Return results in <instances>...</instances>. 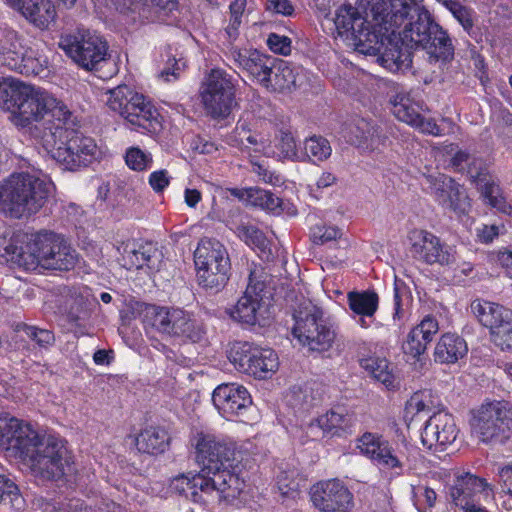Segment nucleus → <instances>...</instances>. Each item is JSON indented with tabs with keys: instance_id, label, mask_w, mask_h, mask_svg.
<instances>
[{
	"instance_id": "f257e3e1",
	"label": "nucleus",
	"mask_w": 512,
	"mask_h": 512,
	"mask_svg": "<svg viewBox=\"0 0 512 512\" xmlns=\"http://www.w3.org/2000/svg\"><path fill=\"white\" fill-rule=\"evenodd\" d=\"M0 451L21 461L41 479H59L71 464L63 438L7 413L0 414Z\"/></svg>"
},
{
	"instance_id": "f03ea898",
	"label": "nucleus",
	"mask_w": 512,
	"mask_h": 512,
	"mask_svg": "<svg viewBox=\"0 0 512 512\" xmlns=\"http://www.w3.org/2000/svg\"><path fill=\"white\" fill-rule=\"evenodd\" d=\"M0 107L17 128H32L33 136L47 127L66 123L71 118L67 106L43 88L13 78L0 79Z\"/></svg>"
},
{
	"instance_id": "7ed1b4c3",
	"label": "nucleus",
	"mask_w": 512,
	"mask_h": 512,
	"mask_svg": "<svg viewBox=\"0 0 512 512\" xmlns=\"http://www.w3.org/2000/svg\"><path fill=\"white\" fill-rule=\"evenodd\" d=\"M404 0H370L360 11L350 4L340 6L335 12L334 24L340 37L351 41L359 53H376L381 48L380 32L403 19L400 14Z\"/></svg>"
},
{
	"instance_id": "20e7f679",
	"label": "nucleus",
	"mask_w": 512,
	"mask_h": 512,
	"mask_svg": "<svg viewBox=\"0 0 512 512\" xmlns=\"http://www.w3.org/2000/svg\"><path fill=\"white\" fill-rule=\"evenodd\" d=\"M12 238L6 254L27 271H69L78 261V254L60 234L41 231Z\"/></svg>"
},
{
	"instance_id": "39448f33",
	"label": "nucleus",
	"mask_w": 512,
	"mask_h": 512,
	"mask_svg": "<svg viewBox=\"0 0 512 512\" xmlns=\"http://www.w3.org/2000/svg\"><path fill=\"white\" fill-rule=\"evenodd\" d=\"M53 190L46 175L14 173L0 186V210L14 218L36 213Z\"/></svg>"
},
{
	"instance_id": "423d86ee",
	"label": "nucleus",
	"mask_w": 512,
	"mask_h": 512,
	"mask_svg": "<svg viewBox=\"0 0 512 512\" xmlns=\"http://www.w3.org/2000/svg\"><path fill=\"white\" fill-rule=\"evenodd\" d=\"M66 123L47 127L42 135H36L45 150L68 170L88 166L101 155L95 140L70 129Z\"/></svg>"
},
{
	"instance_id": "0eeeda50",
	"label": "nucleus",
	"mask_w": 512,
	"mask_h": 512,
	"mask_svg": "<svg viewBox=\"0 0 512 512\" xmlns=\"http://www.w3.org/2000/svg\"><path fill=\"white\" fill-rule=\"evenodd\" d=\"M240 485L236 478L228 474L209 478L201 471L180 474L170 481L172 491L184 495L194 503L203 505L219 503L235 507L239 499Z\"/></svg>"
},
{
	"instance_id": "6e6552de",
	"label": "nucleus",
	"mask_w": 512,
	"mask_h": 512,
	"mask_svg": "<svg viewBox=\"0 0 512 512\" xmlns=\"http://www.w3.org/2000/svg\"><path fill=\"white\" fill-rule=\"evenodd\" d=\"M192 445L195 447L196 461L201 466L203 474L209 478L228 474L241 483L236 505V507H240L246 500L245 483L230 470L236 460V443L231 439L200 432L193 437Z\"/></svg>"
},
{
	"instance_id": "1a4fd4ad",
	"label": "nucleus",
	"mask_w": 512,
	"mask_h": 512,
	"mask_svg": "<svg viewBox=\"0 0 512 512\" xmlns=\"http://www.w3.org/2000/svg\"><path fill=\"white\" fill-rule=\"evenodd\" d=\"M402 31L397 33L402 42L411 48L421 47L439 60H448L453 55V46L447 33L432 19L430 13L421 8L414 9L409 15Z\"/></svg>"
},
{
	"instance_id": "9d476101",
	"label": "nucleus",
	"mask_w": 512,
	"mask_h": 512,
	"mask_svg": "<svg viewBox=\"0 0 512 512\" xmlns=\"http://www.w3.org/2000/svg\"><path fill=\"white\" fill-rule=\"evenodd\" d=\"M292 335L298 343L310 351L329 350L336 338L332 325L324 318L321 307L306 299L293 312Z\"/></svg>"
},
{
	"instance_id": "9b49d317",
	"label": "nucleus",
	"mask_w": 512,
	"mask_h": 512,
	"mask_svg": "<svg viewBox=\"0 0 512 512\" xmlns=\"http://www.w3.org/2000/svg\"><path fill=\"white\" fill-rule=\"evenodd\" d=\"M143 323L160 334L193 343L201 342L206 335L203 323L181 308L147 305L143 310Z\"/></svg>"
},
{
	"instance_id": "f8f14e48",
	"label": "nucleus",
	"mask_w": 512,
	"mask_h": 512,
	"mask_svg": "<svg viewBox=\"0 0 512 512\" xmlns=\"http://www.w3.org/2000/svg\"><path fill=\"white\" fill-rule=\"evenodd\" d=\"M106 95V104L109 109L122 116L132 129H141L143 133L156 131L159 126V114L144 95L127 85L110 89Z\"/></svg>"
},
{
	"instance_id": "ddd939ff",
	"label": "nucleus",
	"mask_w": 512,
	"mask_h": 512,
	"mask_svg": "<svg viewBox=\"0 0 512 512\" xmlns=\"http://www.w3.org/2000/svg\"><path fill=\"white\" fill-rule=\"evenodd\" d=\"M356 448L373 464L395 476L412 470L408 445L405 444L404 449H396L382 434L364 432L356 439Z\"/></svg>"
},
{
	"instance_id": "4468645a",
	"label": "nucleus",
	"mask_w": 512,
	"mask_h": 512,
	"mask_svg": "<svg viewBox=\"0 0 512 512\" xmlns=\"http://www.w3.org/2000/svg\"><path fill=\"white\" fill-rule=\"evenodd\" d=\"M227 357L238 372L256 379L271 378L279 368V357L273 349L246 341L233 342Z\"/></svg>"
},
{
	"instance_id": "2eb2a0df",
	"label": "nucleus",
	"mask_w": 512,
	"mask_h": 512,
	"mask_svg": "<svg viewBox=\"0 0 512 512\" xmlns=\"http://www.w3.org/2000/svg\"><path fill=\"white\" fill-rule=\"evenodd\" d=\"M269 274L261 265L252 264L248 284L237 303L227 309L229 316L236 322L254 326L265 319L266 307L263 292L268 283Z\"/></svg>"
},
{
	"instance_id": "dca6fc26",
	"label": "nucleus",
	"mask_w": 512,
	"mask_h": 512,
	"mask_svg": "<svg viewBox=\"0 0 512 512\" xmlns=\"http://www.w3.org/2000/svg\"><path fill=\"white\" fill-rule=\"evenodd\" d=\"M194 262L201 286L218 290L225 285L230 262L225 247L219 241L201 239L194 252Z\"/></svg>"
},
{
	"instance_id": "f3484780",
	"label": "nucleus",
	"mask_w": 512,
	"mask_h": 512,
	"mask_svg": "<svg viewBox=\"0 0 512 512\" xmlns=\"http://www.w3.org/2000/svg\"><path fill=\"white\" fill-rule=\"evenodd\" d=\"M472 434L483 443L502 441L512 431V403L505 401L481 405L470 420Z\"/></svg>"
},
{
	"instance_id": "a211bd4d",
	"label": "nucleus",
	"mask_w": 512,
	"mask_h": 512,
	"mask_svg": "<svg viewBox=\"0 0 512 512\" xmlns=\"http://www.w3.org/2000/svg\"><path fill=\"white\" fill-rule=\"evenodd\" d=\"M200 97L211 117L226 118L236 105L232 76L220 68L212 69L201 84Z\"/></svg>"
},
{
	"instance_id": "6ab92c4d",
	"label": "nucleus",
	"mask_w": 512,
	"mask_h": 512,
	"mask_svg": "<svg viewBox=\"0 0 512 512\" xmlns=\"http://www.w3.org/2000/svg\"><path fill=\"white\" fill-rule=\"evenodd\" d=\"M392 114L401 122L418 131L438 136L441 133L436 122L425 116L428 108L418 93L413 90L398 89L389 100Z\"/></svg>"
},
{
	"instance_id": "aec40b11",
	"label": "nucleus",
	"mask_w": 512,
	"mask_h": 512,
	"mask_svg": "<svg viewBox=\"0 0 512 512\" xmlns=\"http://www.w3.org/2000/svg\"><path fill=\"white\" fill-rule=\"evenodd\" d=\"M59 47L79 66L86 70L97 69L105 61L107 44L89 31L61 36Z\"/></svg>"
},
{
	"instance_id": "412c9836",
	"label": "nucleus",
	"mask_w": 512,
	"mask_h": 512,
	"mask_svg": "<svg viewBox=\"0 0 512 512\" xmlns=\"http://www.w3.org/2000/svg\"><path fill=\"white\" fill-rule=\"evenodd\" d=\"M425 179L431 194L442 208L452 211L459 218L468 215L471 200L462 185L441 173L427 175Z\"/></svg>"
},
{
	"instance_id": "4be33fe9",
	"label": "nucleus",
	"mask_w": 512,
	"mask_h": 512,
	"mask_svg": "<svg viewBox=\"0 0 512 512\" xmlns=\"http://www.w3.org/2000/svg\"><path fill=\"white\" fill-rule=\"evenodd\" d=\"M408 240L413 258L425 264L451 265L456 260L453 247L429 231L414 229L409 232Z\"/></svg>"
},
{
	"instance_id": "5701e85b",
	"label": "nucleus",
	"mask_w": 512,
	"mask_h": 512,
	"mask_svg": "<svg viewBox=\"0 0 512 512\" xmlns=\"http://www.w3.org/2000/svg\"><path fill=\"white\" fill-rule=\"evenodd\" d=\"M4 64L13 71L26 76H46L48 60L37 50L28 47L25 40L14 34L5 48Z\"/></svg>"
},
{
	"instance_id": "b1692460",
	"label": "nucleus",
	"mask_w": 512,
	"mask_h": 512,
	"mask_svg": "<svg viewBox=\"0 0 512 512\" xmlns=\"http://www.w3.org/2000/svg\"><path fill=\"white\" fill-rule=\"evenodd\" d=\"M311 501L320 512H349L353 495L339 480L320 481L311 488Z\"/></svg>"
},
{
	"instance_id": "393cba45",
	"label": "nucleus",
	"mask_w": 512,
	"mask_h": 512,
	"mask_svg": "<svg viewBox=\"0 0 512 512\" xmlns=\"http://www.w3.org/2000/svg\"><path fill=\"white\" fill-rule=\"evenodd\" d=\"M212 402L222 417L233 420L246 415L251 409L252 398L244 386L236 383H224L214 389Z\"/></svg>"
},
{
	"instance_id": "a878e982",
	"label": "nucleus",
	"mask_w": 512,
	"mask_h": 512,
	"mask_svg": "<svg viewBox=\"0 0 512 512\" xmlns=\"http://www.w3.org/2000/svg\"><path fill=\"white\" fill-rule=\"evenodd\" d=\"M458 435V429L453 416L447 412L434 413L426 421L421 433V442L424 447L443 450L452 444Z\"/></svg>"
},
{
	"instance_id": "bb28decb",
	"label": "nucleus",
	"mask_w": 512,
	"mask_h": 512,
	"mask_svg": "<svg viewBox=\"0 0 512 512\" xmlns=\"http://www.w3.org/2000/svg\"><path fill=\"white\" fill-rule=\"evenodd\" d=\"M122 260L127 269L146 268L149 272H156L162 266L163 254L152 242L130 239L122 245Z\"/></svg>"
},
{
	"instance_id": "cd10ccee",
	"label": "nucleus",
	"mask_w": 512,
	"mask_h": 512,
	"mask_svg": "<svg viewBox=\"0 0 512 512\" xmlns=\"http://www.w3.org/2000/svg\"><path fill=\"white\" fill-rule=\"evenodd\" d=\"M405 9L406 6L404 2L403 7H401V11H399L400 14H403V19L399 21L398 24L395 23V25H391V29H388L387 31L384 29L383 32L379 31L382 42L379 51L376 53H364L365 55H378V61L380 64L392 72L408 67L410 63L409 54L392 38L393 36H396L397 30L402 27V24L407 18V11Z\"/></svg>"
},
{
	"instance_id": "c85d7f7f",
	"label": "nucleus",
	"mask_w": 512,
	"mask_h": 512,
	"mask_svg": "<svg viewBox=\"0 0 512 512\" xmlns=\"http://www.w3.org/2000/svg\"><path fill=\"white\" fill-rule=\"evenodd\" d=\"M450 497L457 507L488 500L492 497L490 485L471 473H461L455 477L450 488Z\"/></svg>"
},
{
	"instance_id": "c756f323",
	"label": "nucleus",
	"mask_w": 512,
	"mask_h": 512,
	"mask_svg": "<svg viewBox=\"0 0 512 512\" xmlns=\"http://www.w3.org/2000/svg\"><path fill=\"white\" fill-rule=\"evenodd\" d=\"M66 8H72L77 0H58ZM18 9L21 14L35 27L48 29L57 17L56 7L52 0H18L17 3H9Z\"/></svg>"
},
{
	"instance_id": "7c9ffc66",
	"label": "nucleus",
	"mask_w": 512,
	"mask_h": 512,
	"mask_svg": "<svg viewBox=\"0 0 512 512\" xmlns=\"http://www.w3.org/2000/svg\"><path fill=\"white\" fill-rule=\"evenodd\" d=\"M230 58L238 68L246 71L258 84L262 86L267 81L266 76L275 63L274 57L260 53L257 50L239 49L231 47Z\"/></svg>"
},
{
	"instance_id": "2f4dec72",
	"label": "nucleus",
	"mask_w": 512,
	"mask_h": 512,
	"mask_svg": "<svg viewBox=\"0 0 512 512\" xmlns=\"http://www.w3.org/2000/svg\"><path fill=\"white\" fill-rule=\"evenodd\" d=\"M348 140L362 149L374 151L385 146L387 136L371 121L357 118L349 128Z\"/></svg>"
},
{
	"instance_id": "473e14b6",
	"label": "nucleus",
	"mask_w": 512,
	"mask_h": 512,
	"mask_svg": "<svg viewBox=\"0 0 512 512\" xmlns=\"http://www.w3.org/2000/svg\"><path fill=\"white\" fill-rule=\"evenodd\" d=\"M471 311L480 324L489 330L490 336L512 319L510 309L482 299H476L471 303Z\"/></svg>"
},
{
	"instance_id": "72a5a7b5",
	"label": "nucleus",
	"mask_w": 512,
	"mask_h": 512,
	"mask_svg": "<svg viewBox=\"0 0 512 512\" xmlns=\"http://www.w3.org/2000/svg\"><path fill=\"white\" fill-rule=\"evenodd\" d=\"M438 331L439 323L436 317L431 314L424 316L421 322L409 332L407 340L403 344L405 354L412 357L422 355Z\"/></svg>"
},
{
	"instance_id": "f704fd0d",
	"label": "nucleus",
	"mask_w": 512,
	"mask_h": 512,
	"mask_svg": "<svg viewBox=\"0 0 512 512\" xmlns=\"http://www.w3.org/2000/svg\"><path fill=\"white\" fill-rule=\"evenodd\" d=\"M255 119L252 113L244 112L239 118L235 129L228 136V143L240 148L254 147L255 151H260L266 146V139L257 134L254 130Z\"/></svg>"
},
{
	"instance_id": "c9c22d12",
	"label": "nucleus",
	"mask_w": 512,
	"mask_h": 512,
	"mask_svg": "<svg viewBox=\"0 0 512 512\" xmlns=\"http://www.w3.org/2000/svg\"><path fill=\"white\" fill-rule=\"evenodd\" d=\"M467 351V344L462 337L453 333H445L436 344L434 358L440 363H455L464 357Z\"/></svg>"
},
{
	"instance_id": "e433bc0d",
	"label": "nucleus",
	"mask_w": 512,
	"mask_h": 512,
	"mask_svg": "<svg viewBox=\"0 0 512 512\" xmlns=\"http://www.w3.org/2000/svg\"><path fill=\"white\" fill-rule=\"evenodd\" d=\"M135 445L139 452L156 455L167 449L169 437L164 429L150 426L136 436Z\"/></svg>"
},
{
	"instance_id": "4c0bfd02",
	"label": "nucleus",
	"mask_w": 512,
	"mask_h": 512,
	"mask_svg": "<svg viewBox=\"0 0 512 512\" xmlns=\"http://www.w3.org/2000/svg\"><path fill=\"white\" fill-rule=\"evenodd\" d=\"M356 416L345 409H332L322 415V424L328 433L335 436L351 434L356 425Z\"/></svg>"
},
{
	"instance_id": "58836bf2",
	"label": "nucleus",
	"mask_w": 512,
	"mask_h": 512,
	"mask_svg": "<svg viewBox=\"0 0 512 512\" xmlns=\"http://www.w3.org/2000/svg\"><path fill=\"white\" fill-rule=\"evenodd\" d=\"M233 230L240 240L257 251L262 258L269 259L272 254L270 243L258 227L249 223H240Z\"/></svg>"
},
{
	"instance_id": "ea45409f",
	"label": "nucleus",
	"mask_w": 512,
	"mask_h": 512,
	"mask_svg": "<svg viewBox=\"0 0 512 512\" xmlns=\"http://www.w3.org/2000/svg\"><path fill=\"white\" fill-rule=\"evenodd\" d=\"M246 5V0H234L229 6L230 18L223 31V36L226 39V42L223 44L226 46V53L229 57L230 49L231 47H235L233 43L239 36V28L242 24V17L245 12Z\"/></svg>"
},
{
	"instance_id": "a19ab883",
	"label": "nucleus",
	"mask_w": 512,
	"mask_h": 512,
	"mask_svg": "<svg viewBox=\"0 0 512 512\" xmlns=\"http://www.w3.org/2000/svg\"><path fill=\"white\" fill-rule=\"evenodd\" d=\"M276 73H278V80L276 81V90L285 91L291 90L296 87L302 80V68L292 63L275 59Z\"/></svg>"
},
{
	"instance_id": "79ce46f5",
	"label": "nucleus",
	"mask_w": 512,
	"mask_h": 512,
	"mask_svg": "<svg viewBox=\"0 0 512 512\" xmlns=\"http://www.w3.org/2000/svg\"><path fill=\"white\" fill-rule=\"evenodd\" d=\"M248 201L262 210L280 214L284 211V202L275 194L261 188H250L247 190Z\"/></svg>"
},
{
	"instance_id": "37998d69",
	"label": "nucleus",
	"mask_w": 512,
	"mask_h": 512,
	"mask_svg": "<svg viewBox=\"0 0 512 512\" xmlns=\"http://www.w3.org/2000/svg\"><path fill=\"white\" fill-rule=\"evenodd\" d=\"M331 154L330 142L322 136L313 135L304 141L302 160H308L316 164L326 161Z\"/></svg>"
},
{
	"instance_id": "c03bdc74",
	"label": "nucleus",
	"mask_w": 512,
	"mask_h": 512,
	"mask_svg": "<svg viewBox=\"0 0 512 512\" xmlns=\"http://www.w3.org/2000/svg\"><path fill=\"white\" fill-rule=\"evenodd\" d=\"M348 306L359 316H373L378 308V296L374 292H349Z\"/></svg>"
},
{
	"instance_id": "a18cd8bd",
	"label": "nucleus",
	"mask_w": 512,
	"mask_h": 512,
	"mask_svg": "<svg viewBox=\"0 0 512 512\" xmlns=\"http://www.w3.org/2000/svg\"><path fill=\"white\" fill-rule=\"evenodd\" d=\"M479 191L485 203L502 214H511L512 206L507 203L497 184L493 182H485L484 184L480 185Z\"/></svg>"
},
{
	"instance_id": "49530a36",
	"label": "nucleus",
	"mask_w": 512,
	"mask_h": 512,
	"mask_svg": "<svg viewBox=\"0 0 512 512\" xmlns=\"http://www.w3.org/2000/svg\"><path fill=\"white\" fill-rule=\"evenodd\" d=\"M361 365L373 378L384 384L387 388L394 386L395 377L389 369L386 359L368 358L364 359Z\"/></svg>"
},
{
	"instance_id": "de8ad7c7",
	"label": "nucleus",
	"mask_w": 512,
	"mask_h": 512,
	"mask_svg": "<svg viewBox=\"0 0 512 512\" xmlns=\"http://www.w3.org/2000/svg\"><path fill=\"white\" fill-rule=\"evenodd\" d=\"M0 503L10 505L15 511H20L24 500L19 493L18 486L5 475L0 473Z\"/></svg>"
},
{
	"instance_id": "09e8293b",
	"label": "nucleus",
	"mask_w": 512,
	"mask_h": 512,
	"mask_svg": "<svg viewBox=\"0 0 512 512\" xmlns=\"http://www.w3.org/2000/svg\"><path fill=\"white\" fill-rule=\"evenodd\" d=\"M438 404V399L435 398L431 391L423 390L414 393L406 403L407 414H418L421 412H430Z\"/></svg>"
},
{
	"instance_id": "8fccbe9b",
	"label": "nucleus",
	"mask_w": 512,
	"mask_h": 512,
	"mask_svg": "<svg viewBox=\"0 0 512 512\" xmlns=\"http://www.w3.org/2000/svg\"><path fill=\"white\" fill-rule=\"evenodd\" d=\"M16 332L22 333L30 340L34 341L41 348H48L55 342V337L52 331L47 329L38 328L36 326L27 325L24 323L17 324Z\"/></svg>"
},
{
	"instance_id": "3c124183",
	"label": "nucleus",
	"mask_w": 512,
	"mask_h": 512,
	"mask_svg": "<svg viewBox=\"0 0 512 512\" xmlns=\"http://www.w3.org/2000/svg\"><path fill=\"white\" fill-rule=\"evenodd\" d=\"M124 159L126 165L137 172L148 170L153 164L151 153L134 146L126 150Z\"/></svg>"
},
{
	"instance_id": "603ef678",
	"label": "nucleus",
	"mask_w": 512,
	"mask_h": 512,
	"mask_svg": "<svg viewBox=\"0 0 512 512\" xmlns=\"http://www.w3.org/2000/svg\"><path fill=\"white\" fill-rule=\"evenodd\" d=\"M123 5L133 12L138 11L142 17L148 18L145 12L150 7L172 11L176 8L177 3L176 0H123Z\"/></svg>"
},
{
	"instance_id": "864d4df0",
	"label": "nucleus",
	"mask_w": 512,
	"mask_h": 512,
	"mask_svg": "<svg viewBox=\"0 0 512 512\" xmlns=\"http://www.w3.org/2000/svg\"><path fill=\"white\" fill-rule=\"evenodd\" d=\"M35 505L41 512H91L92 509L83 504L80 500H72L65 506H58V503L47 501L45 499H37Z\"/></svg>"
},
{
	"instance_id": "5fc2aeb1",
	"label": "nucleus",
	"mask_w": 512,
	"mask_h": 512,
	"mask_svg": "<svg viewBox=\"0 0 512 512\" xmlns=\"http://www.w3.org/2000/svg\"><path fill=\"white\" fill-rule=\"evenodd\" d=\"M328 433L324 424H322V415L310 420L301 427V435L299 436L303 442L315 441L324 437Z\"/></svg>"
},
{
	"instance_id": "6e6d98bb",
	"label": "nucleus",
	"mask_w": 512,
	"mask_h": 512,
	"mask_svg": "<svg viewBox=\"0 0 512 512\" xmlns=\"http://www.w3.org/2000/svg\"><path fill=\"white\" fill-rule=\"evenodd\" d=\"M277 147L284 158L292 160H302L303 152L298 151L296 140L292 133L281 132Z\"/></svg>"
},
{
	"instance_id": "4d7b16f0",
	"label": "nucleus",
	"mask_w": 512,
	"mask_h": 512,
	"mask_svg": "<svg viewBox=\"0 0 512 512\" xmlns=\"http://www.w3.org/2000/svg\"><path fill=\"white\" fill-rule=\"evenodd\" d=\"M300 482L301 479L294 477V472L289 474L283 471L277 476L278 489L284 496L294 497V494H297L300 489Z\"/></svg>"
},
{
	"instance_id": "13d9d810",
	"label": "nucleus",
	"mask_w": 512,
	"mask_h": 512,
	"mask_svg": "<svg viewBox=\"0 0 512 512\" xmlns=\"http://www.w3.org/2000/svg\"><path fill=\"white\" fill-rule=\"evenodd\" d=\"M165 57L166 65L161 70L159 76L164 81L170 82L172 80L177 79L179 72L184 66V62H182L181 60H177L176 56L171 53L170 49L165 52Z\"/></svg>"
},
{
	"instance_id": "bf43d9fd",
	"label": "nucleus",
	"mask_w": 512,
	"mask_h": 512,
	"mask_svg": "<svg viewBox=\"0 0 512 512\" xmlns=\"http://www.w3.org/2000/svg\"><path fill=\"white\" fill-rule=\"evenodd\" d=\"M490 339L501 350L512 351V318L493 333Z\"/></svg>"
},
{
	"instance_id": "052dcab7",
	"label": "nucleus",
	"mask_w": 512,
	"mask_h": 512,
	"mask_svg": "<svg viewBox=\"0 0 512 512\" xmlns=\"http://www.w3.org/2000/svg\"><path fill=\"white\" fill-rule=\"evenodd\" d=\"M341 236L338 228L326 225H316L312 229V238L316 244H325Z\"/></svg>"
},
{
	"instance_id": "680f3d73",
	"label": "nucleus",
	"mask_w": 512,
	"mask_h": 512,
	"mask_svg": "<svg viewBox=\"0 0 512 512\" xmlns=\"http://www.w3.org/2000/svg\"><path fill=\"white\" fill-rule=\"evenodd\" d=\"M412 497L416 505L425 504L428 507L435 505L437 495L436 492L425 486H412Z\"/></svg>"
},
{
	"instance_id": "e2e57ef3",
	"label": "nucleus",
	"mask_w": 512,
	"mask_h": 512,
	"mask_svg": "<svg viewBox=\"0 0 512 512\" xmlns=\"http://www.w3.org/2000/svg\"><path fill=\"white\" fill-rule=\"evenodd\" d=\"M267 45L274 53L288 55L291 52V39L284 35L271 33L267 38Z\"/></svg>"
},
{
	"instance_id": "0e129e2a",
	"label": "nucleus",
	"mask_w": 512,
	"mask_h": 512,
	"mask_svg": "<svg viewBox=\"0 0 512 512\" xmlns=\"http://www.w3.org/2000/svg\"><path fill=\"white\" fill-rule=\"evenodd\" d=\"M288 402L294 408L305 410L313 405V398L308 394L307 388H297L291 391Z\"/></svg>"
},
{
	"instance_id": "69168bd1",
	"label": "nucleus",
	"mask_w": 512,
	"mask_h": 512,
	"mask_svg": "<svg viewBox=\"0 0 512 512\" xmlns=\"http://www.w3.org/2000/svg\"><path fill=\"white\" fill-rule=\"evenodd\" d=\"M252 172L255 173L264 183L273 186H277L282 183L281 177L275 174L273 171L269 170L268 167L262 163H253Z\"/></svg>"
},
{
	"instance_id": "338daca9",
	"label": "nucleus",
	"mask_w": 512,
	"mask_h": 512,
	"mask_svg": "<svg viewBox=\"0 0 512 512\" xmlns=\"http://www.w3.org/2000/svg\"><path fill=\"white\" fill-rule=\"evenodd\" d=\"M149 185L156 192H162L170 183V177L167 170H157L149 175Z\"/></svg>"
},
{
	"instance_id": "774afa93",
	"label": "nucleus",
	"mask_w": 512,
	"mask_h": 512,
	"mask_svg": "<svg viewBox=\"0 0 512 512\" xmlns=\"http://www.w3.org/2000/svg\"><path fill=\"white\" fill-rule=\"evenodd\" d=\"M497 476L503 491L512 497V464L498 467Z\"/></svg>"
}]
</instances>
